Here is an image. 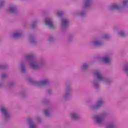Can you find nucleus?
I'll use <instances>...</instances> for the list:
<instances>
[{
  "label": "nucleus",
  "instance_id": "obj_13",
  "mask_svg": "<svg viewBox=\"0 0 128 128\" xmlns=\"http://www.w3.org/2000/svg\"><path fill=\"white\" fill-rule=\"evenodd\" d=\"M31 66H32V68H36V66H38V65H36V63L32 62V64H31Z\"/></svg>",
  "mask_w": 128,
  "mask_h": 128
},
{
  "label": "nucleus",
  "instance_id": "obj_10",
  "mask_svg": "<svg viewBox=\"0 0 128 128\" xmlns=\"http://www.w3.org/2000/svg\"><path fill=\"white\" fill-rule=\"evenodd\" d=\"M72 118L73 120H76L78 116L76 114H72Z\"/></svg>",
  "mask_w": 128,
  "mask_h": 128
},
{
  "label": "nucleus",
  "instance_id": "obj_21",
  "mask_svg": "<svg viewBox=\"0 0 128 128\" xmlns=\"http://www.w3.org/2000/svg\"><path fill=\"white\" fill-rule=\"evenodd\" d=\"M94 45H95V46H100V42H94Z\"/></svg>",
  "mask_w": 128,
  "mask_h": 128
},
{
  "label": "nucleus",
  "instance_id": "obj_8",
  "mask_svg": "<svg viewBox=\"0 0 128 128\" xmlns=\"http://www.w3.org/2000/svg\"><path fill=\"white\" fill-rule=\"evenodd\" d=\"M112 10H119L120 6L117 5H113L112 8Z\"/></svg>",
  "mask_w": 128,
  "mask_h": 128
},
{
  "label": "nucleus",
  "instance_id": "obj_25",
  "mask_svg": "<svg viewBox=\"0 0 128 128\" xmlns=\"http://www.w3.org/2000/svg\"><path fill=\"white\" fill-rule=\"evenodd\" d=\"M110 36L108 35H105L104 36V38H108Z\"/></svg>",
  "mask_w": 128,
  "mask_h": 128
},
{
  "label": "nucleus",
  "instance_id": "obj_5",
  "mask_svg": "<svg viewBox=\"0 0 128 128\" xmlns=\"http://www.w3.org/2000/svg\"><path fill=\"white\" fill-rule=\"evenodd\" d=\"M111 60L110 58L108 57H105L103 58V62H105V64H110Z\"/></svg>",
  "mask_w": 128,
  "mask_h": 128
},
{
  "label": "nucleus",
  "instance_id": "obj_20",
  "mask_svg": "<svg viewBox=\"0 0 128 128\" xmlns=\"http://www.w3.org/2000/svg\"><path fill=\"white\" fill-rule=\"evenodd\" d=\"M58 14L59 16H62V12H58Z\"/></svg>",
  "mask_w": 128,
  "mask_h": 128
},
{
  "label": "nucleus",
  "instance_id": "obj_22",
  "mask_svg": "<svg viewBox=\"0 0 128 128\" xmlns=\"http://www.w3.org/2000/svg\"><path fill=\"white\" fill-rule=\"evenodd\" d=\"M6 78V74H4L2 76V78L4 79V78Z\"/></svg>",
  "mask_w": 128,
  "mask_h": 128
},
{
  "label": "nucleus",
  "instance_id": "obj_16",
  "mask_svg": "<svg viewBox=\"0 0 128 128\" xmlns=\"http://www.w3.org/2000/svg\"><path fill=\"white\" fill-rule=\"evenodd\" d=\"M102 100H100L98 102V106H102Z\"/></svg>",
  "mask_w": 128,
  "mask_h": 128
},
{
  "label": "nucleus",
  "instance_id": "obj_9",
  "mask_svg": "<svg viewBox=\"0 0 128 128\" xmlns=\"http://www.w3.org/2000/svg\"><path fill=\"white\" fill-rule=\"evenodd\" d=\"M68 22L66 20V19L63 20L62 24H63V26H66V24H68Z\"/></svg>",
  "mask_w": 128,
  "mask_h": 128
},
{
  "label": "nucleus",
  "instance_id": "obj_2",
  "mask_svg": "<svg viewBox=\"0 0 128 128\" xmlns=\"http://www.w3.org/2000/svg\"><path fill=\"white\" fill-rule=\"evenodd\" d=\"M45 24H46V26H50V28L53 30V28H54L55 26L52 24V22L50 20H45Z\"/></svg>",
  "mask_w": 128,
  "mask_h": 128
},
{
  "label": "nucleus",
  "instance_id": "obj_3",
  "mask_svg": "<svg viewBox=\"0 0 128 128\" xmlns=\"http://www.w3.org/2000/svg\"><path fill=\"white\" fill-rule=\"evenodd\" d=\"M94 74H95V76H97L98 80H104V78H102V76L100 72L96 71L94 72Z\"/></svg>",
  "mask_w": 128,
  "mask_h": 128
},
{
  "label": "nucleus",
  "instance_id": "obj_19",
  "mask_svg": "<svg viewBox=\"0 0 128 128\" xmlns=\"http://www.w3.org/2000/svg\"><path fill=\"white\" fill-rule=\"evenodd\" d=\"M88 68V64H84L83 66L84 70H86V68Z\"/></svg>",
  "mask_w": 128,
  "mask_h": 128
},
{
  "label": "nucleus",
  "instance_id": "obj_23",
  "mask_svg": "<svg viewBox=\"0 0 128 128\" xmlns=\"http://www.w3.org/2000/svg\"><path fill=\"white\" fill-rule=\"evenodd\" d=\"M126 74H128V66H126Z\"/></svg>",
  "mask_w": 128,
  "mask_h": 128
},
{
  "label": "nucleus",
  "instance_id": "obj_12",
  "mask_svg": "<svg viewBox=\"0 0 128 128\" xmlns=\"http://www.w3.org/2000/svg\"><path fill=\"white\" fill-rule=\"evenodd\" d=\"M9 12H16V8H10Z\"/></svg>",
  "mask_w": 128,
  "mask_h": 128
},
{
  "label": "nucleus",
  "instance_id": "obj_6",
  "mask_svg": "<svg viewBox=\"0 0 128 128\" xmlns=\"http://www.w3.org/2000/svg\"><path fill=\"white\" fill-rule=\"evenodd\" d=\"M48 84V82L46 80H45V81H43L42 82H39L38 83V86H46V84Z\"/></svg>",
  "mask_w": 128,
  "mask_h": 128
},
{
  "label": "nucleus",
  "instance_id": "obj_17",
  "mask_svg": "<svg viewBox=\"0 0 128 128\" xmlns=\"http://www.w3.org/2000/svg\"><path fill=\"white\" fill-rule=\"evenodd\" d=\"M44 114L45 116H48L50 114V112L48 110H45Z\"/></svg>",
  "mask_w": 128,
  "mask_h": 128
},
{
  "label": "nucleus",
  "instance_id": "obj_18",
  "mask_svg": "<svg viewBox=\"0 0 128 128\" xmlns=\"http://www.w3.org/2000/svg\"><path fill=\"white\" fill-rule=\"evenodd\" d=\"M22 72H26V70H24V66L22 65Z\"/></svg>",
  "mask_w": 128,
  "mask_h": 128
},
{
  "label": "nucleus",
  "instance_id": "obj_26",
  "mask_svg": "<svg viewBox=\"0 0 128 128\" xmlns=\"http://www.w3.org/2000/svg\"><path fill=\"white\" fill-rule=\"evenodd\" d=\"M32 58V56H30V55H28V56H27V58Z\"/></svg>",
  "mask_w": 128,
  "mask_h": 128
},
{
  "label": "nucleus",
  "instance_id": "obj_14",
  "mask_svg": "<svg viewBox=\"0 0 128 128\" xmlns=\"http://www.w3.org/2000/svg\"><path fill=\"white\" fill-rule=\"evenodd\" d=\"M128 0H124V6H128Z\"/></svg>",
  "mask_w": 128,
  "mask_h": 128
},
{
  "label": "nucleus",
  "instance_id": "obj_15",
  "mask_svg": "<svg viewBox=\"0 0 128 128\" xmlns=\"http://www.w3.org/2000/svg\"><path fill=\"white\" fill-rule=\"evenodd\" d=\"M119 34L120 36H124V33L122 32H119Z\"/></svg>",
  "mask_w": 128,
  "mask_h": 128
},
{
  "label": "nucleus",
  "instance_id": "obj_11",
  "mask_svg": "<svg viewBox=\"0 0 128 128\" xmlns=\"http://www.w3.org/2000/svg\"><path fill=\"white\" fill-rule=\"evenodd\" d=\"M20 33H15L14 35V38H20Z\"/></svg>",
  "mask_w": 128,
  "mask_h": 128
},
{
  "label": "nucleus",
  "instance_id": "obj_1",
  "mask_svg": "<svg viewBox=\"0 0 128 128\" xmlns=\"http://www.w3.org/2000/svg\"><path fill=\"white\" fill-rule=\"evenodd\" d=\"M104 116H106V114H103L100 116H97L96 118V122L98 124H102V120H104Z\"/></svg>",
  "mask_w": 128,
  "mask_h": 128
},
{
  "label": "nucleus",
  "instance_id": "obj_24",
  "mask_svg": "<svg viewBox=\"0 0 128 128\" xmlns=\"http://www.w3.org/2000/svg\"><path fill=\"white\" fill-rule=\"evenodd\" d=\"M108 128H114V125H110Z\"/></svg>",
  "mask_w": 128,
  "mask_h": 128
},
{
  "label": "nucleus",
  "instance_id": "obj_4",
  "mask_svg": "<svg viewBox=\"0 0 128 128\" xmlns=\"http://www.w3.org/2000/svg\"><path fill=\"white\" fill-rule=\"evenodd\" d=\"M1 112L4 114V116H5L6 118H8V116H10V114H8V112H6V110L4 108V107H1Z\"/></svg>",
  "mask_w": 128,
  "mask_h": 128
},
{
  "label": "nucleus",
  "instance_id": "obj_7",
  "mask_svg": "<svg viewBox=\"0 0 128 128\" xmlns=\"http://www.w3.org/2000/svg\"><path fill=\"white\" fill-rule=\"evenodd\" d=\"M29 124H30V128H36V126H34V124L32 122V120H28Z\"/></svg>",
  "mask_w": 128,
  "mask_h": 128
}]
</instances>
